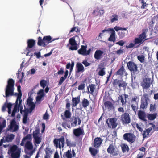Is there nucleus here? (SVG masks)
<instances>
[{"label":"nucleus","instance_id":"54","mask_svg":"<svg viewBox=\"0 0 158 158\" xmlns=\"http://www.w3.org/2000/svg\"><path fill=\"white\" fill-rule=\"evenodd\" d=\"M118 20V16L117 15H114L112 16V18L111 19V23L117 21Z\"/></svg>","mask_w":158,"mask_h":158},{"label":"nucleus","instance_id":"24","mask_svg":"<svg viewBox=\"0 0 158 158\" xmlns=\"http://www.w3.org/2000/svg\"><path fill=\"white\" fill-rule=\"evenodd\" d=\"M76 154L74 150L73 149L72 152L71 150H69L64 155V157L67 158H72L73 156L74 157Z\"/></svg>","mask_w":158,"mask_h":158},{"label":"nucleus","instance_id":"40","mask_svg":"<svg viewBox=\"0 0 158 158\" xmlns=\"http://www.w3.org/2000/svg\"><path fill=\"white\" fill-rule=\"evenodd\" d=\"M89 87L90 89V91L89 90V87L88 86L87 87V89L88 90V92L91 94H93L95 89V85L93 84H91L89 85Z\"/></svg>","mask_w":158,"mask_h":158},{"label":"nucleus","instance_id":"3","mask_svg":"<svg viewBox=\"0 0 158 158\" xmlns=\"http://www.w3.org/2000/svg\"><path fill=\"white\" fill-rule=\"evenodd\" d=\"M3 146L5 148L9 146L7 153L9 155L11 156L12 158H19L20 157L21 149L18 148L17 145H14L9 146V145H3Z\"/></svg>","mask_w":158,"mask_h":158},{"label":"nucleus","instance_id":"58","mask_svg":"<svg viewBox=\"0 0 158 158\" xmlns=\"http://www.w3.org/2000/svg\"><path fill=\"white\" fill-rule=\"evenodd\" d=\"M114 29L116 31H120L121 30H124L126 31L127 30V28H122L118 26H115L114 28Z\"/></svg>","mask_w":158,"mask_h":158},{"label":"nucleus","instance_id":"6","mask_svg":"<svg viewBox=\"0 0 158 158\" xmlns=\"http://www.w3.org/2000/svg\"><path fill=\"white\" fill-rule=\"evenodd\" d=\"M127 65L128 69L131 72V77L132 78L134 77V79H135V76L134 75V74L139 73L136 65L134 63L131 61L128 62Z\"/></svg>","mask_w":158,"mask_h":158},{"label":"nucleus","instance_id":"26","mask_svg":"<svg viewBox=\"0 0 158 158\" xmlns=\"http://www.w3.org/2000/svg\"><path fill=\"white\" fill-rule=\"evenodd\" d=\"M104 52L101 50H97L95 52L94 56V58L97 60H98L102 57Z\"/></svg>","mask_w":158,"mask_h":158},{"label":"nucleus","instance_id":"63","mask_svg":"<svg viewBox=\"0 0 158 158\" xmlns=\"http://www.w3.org/2000/svg\"><path fill=\"white\" fill-rule=\"evenodd\" d=\"M82 63H83L85 67L88 66L90 64L88 63L86 60H83L82 62Z\"/></svg>","mask_w":158,"mask_h":158},{"label":"nucleus","instance_id":"10","mask_svg":"<svg viewBox=\"0 0 158 158\" xmlns=\"http://www.w3.org/2000/svg\"><path fill=\"white\" fill-rule=\"evenodd\" d=\"M27 47L26 48L24 53L26 54V56H32V55L29 54L30 51V49L32 48L35 44V41L32 39H30L27 40Z\"/></svg>","mask_w":158,"mask_h":158},{"label":"nucleus","instance_id":"29","mask_svg":"<svg viewBox=\"0 0 158 158\" xmlns=\"http://www.w3.org/2000/svg\"><path fill=\"white\" fill-rule=\"evenodd\" d=\"M37 95L38 96L36 97V101L37 102H40L44 96V90L43 89L40 90L37 93Z\"/></svg>","mask_w":158,"mask_h":158},{"label":"nucleus","instance_id":"33","mask_svg":"<svg viewBox=\"0 0 158 158\" xmlns=\"http://www.w3.org/2000/svg\"><path fill=\"white\" fill-rule=\"evenodd\" d=\"M84 133L83 129L79 128L77 129H74L73 133L76 136H78Z\"/></svg>","mask_w":158,"mask_h":158},{"label":"nucleus","instance_id":"48","mask_svg":"<svg viewBox=\"0 0 158 158\" xmlns=\"http://www.w3.org/2000/svg\"><path fill=\"white\" fill-rule=\"evenodd\" d=\"M47 81L44 80H42L40 82V84L41 87L44 89L46 86Z\"/></svg>","mask_w":158,"mask_h":158},{"label":"nucleus","instance_id":"39","mask_svg":"<svg viewBox=\"0 0 158 158\" xmlns=\"http://www.w3.org/2000/svg\"><path fill=\"white\" fill-rule=\"evenodd\" d=\"M102 64L99 65L98 67V69H100L98 72V74L100 76H103L105 74V68L102 67H101Z\"/></svg>","mask_w":158,"mask_h":158},{"label":"nucleus","instance_id":"27","mask_svg":"<svg viewBox=\"0 0 158 158\" xmlns=\"http://www.w3.org/2000/svg\"><path fill=\"white\" fill-rule=\"evenodd\" d=\"M138 115L139 119L144 122L147 121L146 114L143 111H139L138 112Z\"/></svg>","mask_w":158,"mask_h":158},{"label":"nucleus","instance_id":"20","mask_svg":"<svg viewBox=\"0 0 158 158\" xmlns=\"http://www.w3.org/2000/svg\"><path fill=\"white\" fill-rule=\"evenodd\" d=\"M91 51V49L87 51L86 47L85 46H82L81 48L78 50V52L79 54L83 56H86L90 54Z\"/></svg>","mask_w":158,"mask_h":158},{"label":"nucleus","instance_id":"9","mask_svg":"<svg viewBox=\"0 0 158 158\" xmlns=\"http://www.w3.org/2000/svg\"><path fill=\"white\" fill-rule=\"evenodd\" d=\"M106 31L110 32L111 33L110 36L109 38V41H110L114 42L115 40V32L114 30L113 29L109 28L108 29H105L103 30L102 31V33H100L99 36V37H100L101 38V36H102L103 33Z\"/></svg>","mask_w":158,"mask_h":158},{"label":"nucleus","instance_id":"45","mask_svg":"<svg viewBox=\"0 0 158 158\" xmlns=\"http://www.w3.org/2000/svg\"><path fill=\"white\" fill-rule=\"evenodd\" d=\"M89 150L91 154L94 156H95L98 152V150L94 148H90Z\"/></svg>","mask_w":158,"mask_h":158},{"label":"nucleus","instance_id":"50","mask_svg":"<svg viewBox=\"0 0 158 158\" xmlns=\"http://www.w3.org/2000/svg\"><path fill=\"white\" fill-rule=\"evenodd\" d=\"M120 81L121 80H119L118 79H115L114 80V81L113 82L114 86L115 88H117L118 85L119 86V84L120 83Z\"/></svg>","mask_w":158,"mask_h":158},{"label":"nucleus","instance_id":"12","mask_svg":"<svg viewBox=\"0 0 158 158\" xmlns=\"http://www.w3.org/2000/svg\"><path fill=\"white\" fill-rule=\"evenodd\" d=\"M15 136L13 134H9L2 139L0 142V146L2 145L3 143L6 142H11L15 138Z\"/></svg>","mask_w":158,"mask_h":158},{"label":"nucleus","instance_id":"13","mask_svg":"<svg viewBox=\"0 0 158 158\" xmlns=\"http://www.w3.org/2000/svg\"><path fill=\"white\" fill-rule=\"evenodd\" d=\"M64 141V138L62 137L58 139L54 140V143L56 147L61 149L64 147L65 143Z\"/></svg>","mask_w":158,"mask_h":158},{"label":"nucleus","instance_id":"38","mask_svg":"<svg viewBox=\"0 0 158 158\" xmlns=\"http://www.w3.org/2000/svg\"><path fill=\"white\" fill-rule=\"evenodd\" d=\"M74 122L71 123L72 126H75L78 122V124H80L81 122V120L78 117H75L74 119Z\"/></svg>","mask_w":158,"mask_h":158},{"label":"nucleus","instance_id":"31","mask_svg":"<svg viewBox=\"0 0 158 158\" xmlns=\"http://www.w3.org/2000/svg\"><path fill=\"white\" fill-rule=\"evenodd\" d=\"M76 71L77 73L83 72L84 71V68L80 63H78L76 65Z\"/></svg>","mask_w":158,"mask_h":158},{"label":"nucleus","instance_id":"11","mask_svg":"<svg viewBox=\"0 0 158 158\" xmlns=\"http://www.w3.org/2000/svg\"><path fill=\"white\" fill-rule=\"evenodd\" d=\"M149 99L147 95H144L141 100L140 108L143 110L147 108Z\"/></svg>","mask_w":158,"mask_h":158},{"label":"nucleus","instance_id":"64","mask_svg":"<svg viewBox=\"0 0 158 158\" xmlns=\"http://www.w3.org/2000/svg\"><path fill=\"white\" fill-rule=\"evenodd\" d=\"M78 27H75L72 28L71 30L70 31V33L73 32L74 31H75L76 32H77L78 31Z\"/></svg>","mask_w":158,"mask_h":158},{"label":"nucleus","instance_id":"32","mask_svg":"<svg viewBox=\"0 0 158 158\" xmlns=\"http://www.w3.org/2000/svg\"><path fill=\"white\" fill-rule=\"evenodd\" d=\"M102 140L99 138H97L95 139L94 145L95 147L97 148L99 147L102 143Z\"/></svg>","mask_w":158,"mask_h":158},{"label":"nucleus","instance_id":"23","mask_svg":"<svg viewBox=\"0 0 158 158\" xmlns=\"http://www.w3.org/2000/svg\"><path fill=\"white\" fill-rule=\"evenodd\" d=\"M69 43L71 44V47L69 49L71 50H77V43L75 39L73 38H71L69 40Z\"/></svg>","mask_w":158,"mask_h":158},{"label":"nucleus","instance_id":"4","mask_svg":"<svg viewBox=\"0 0 158 158\" xmlns=\"http://www.w3.org/2000/svg\"><path fill=\"white\" fill-rule=\"evenodd\" d=\"M145 31L143 32L139 35V37L135 38L133 42L130 43L128 45L126 46L127 48H132L137 45H139L142 44L144 42V40L146 37V33Z\"/></svg>","mask_w":158,"mask_h":158},{"label":"nucleus","instance_id":"22","mask_svg":"<svg viewBox=\"0 0 158 158\" xmlns=\"http://www.w3.org/2000/svg\"><path fill=\"white\" fill-rule=\"evenodd\" d=\"M150 79L149 78H145L141 83V85L143 89H146L150 87Z\"/></svg>","mask_w":158,"mask_h":158},{"label":"nucleus","instance_id":"47","mask_svg":"<svg viewBox=\"0 0 158 158\" xmlns=\"http://www.w3.org/2000/svg\"><path fill=\"white\" fill-rule=\"evenodd\" d=\"M156 116V114H149L148 115V119L150 120H152L154 119Z\"/></svg>","mask_w":158,"mask_h":158},{"label":"nucleus","instance_id":"8","mask_svg":"<svg viewBox=\"0 0 158 158\" xmlns=\"http://www.w3.org/2000/svg\"><path fill=\"white\" fill-rule=\"evenodd\" d=\"M34 142L35 146H37V145L39 144L41 141L42 136L39 134V131L36 130L33 133Z\"/></svg>","mask_w":158,"mask_h":158},{"label":"nucleus","instance_id":"37","mask_svg":"<svg viewBox=\"0 0 158 158\" xmlns=\"http://www.w3.org/2000/svg\"><path fill=\"white\" fill-rule=\"evenodd\" d=\"M105 11L104 10L101 9L98 7L97 9L93 11V13H97L98 15L100 16H102L104 13Z\"/></svg>","mask_w":158,"mask_h":158},{"label":"nucleus","instance_id":"2","mask_svg":"<svg viewBox=\"0 0 158 158\" xmlns=\"http://www.w3.org/2000/svg\"><path fill=\"white\" fill-rule=\"evenodd\" d=\"M21 86H18L17 88V89L18 93H16L15 95L17 96V99L15 102L16 104L15 106L14 109L11 114L12 116H14L15 113L19 112V109H20L21 113H22V109H23V106L22 105V100L21 99L22 94L21 90Z\"/></svg>","mask_w":158,"mask_h":158},{"label":"nucleus","instance_id":"46","mask_svg":"<svg viewBox=\"0 0 158 158\" xmlns=\"http://www.w3.org/2000/svg\"><path fill=\"white\" fill-rule=\"evenodd\" d=\"M82 106L84 107H87L89 105V101L86 99H84L82 101Z\"/></svg>","mask_w":158,"mask_h":158},{"label":"nucleus","instance_id":"52","mask_svg":"<svg viewBox=\"0 0 158 158\" xmlns=\"http://www.w3.org/2000/svg\"><path fill=\"white\" fill-rule=\"evenodd\" d=\"M12 104L10 103L6 104V107L8 108V113L9 114H10L11 112V107Z\"/></svg>","mask_w":158,"mask_h":158},{"label":"nucleus","instance_id":"61","mask_svg":"<svg viewBox=\"0 0 158 158\" xmlns=\"http://www.w3.org/2000/svg\"><path fill=\"white\" fill-rule=\"evenodd\" d=\"M105 105L106 107L109 108H111L112 107V105L111 102H105Z\"/></svg>","mask_w":158,"mask_h":158},{"label":"nucleus","instance_id":"30","mask_svg":"<svg viewBox=\"0 0 158 158\" xmlns=\"http://www.w3.org/2000/svg\"><path fill=\"white\" fill-rule=\"evenodd\" d=\"M6 123L5 120L1 117L0 118V135L3 129L6 127Z\"/></svg>","mask_w":158,"mask_h":158},{"label":"nucleus","instance_id":"57","mask_svg":"<svg viewBox=\"0 0 158 158\" xmlns=\"http://www.w3.org/2000/svg\"><path fill=\"white\" fill-rule=\"evenodd\" d=\"M142 124L141 123H139L138 124V125L136 127L137 129L141 132H142L143 130L142 128Z\"/></svg>","mask_w":158,"mask_h":158},{"label":"nucleus","instance_id":"60","mask_svg":"<svg viewBox=\"0 0 158 158\" xmlns=\"http://www.w3.org/2000/svg\"><path fill=\"white\" fill-rule=\"evenodd\" d=\"M37 70L36 69L33 68L28 71L29 73L31 75H33L35 73Z\"/></svg>","mask_w":158,"mask_h":158},{"label":"nucleus","instance_id":"49","mask_svg":"<svg viewBox=\"0 0 158 158\" xmlns=\"http://www.w3.org/2000/svg\"><path fill=\"white\" fill-rule=\"evenodd\" d=\"M156 107V104H151L150 105V110L151 111H154Z\"/></svg>","mask_w":158,"mask_h":158},{"label":"nucleus","instance_id":"14","mask_svg":"<svg viewBox=\"0 0 158 158\" xmlns=\"http://www.w3.org/2000/svg\"><path fill=\"white\" fill-rule=\"evenodd\" d=\"M123 139L131 143H133L135 140V136L134 135L131 133H127L124 134Z\"/></svg>","mask_w":158,"mask_h":158},{"label":"nucleus","instance_id":"42","mask_svg":"<svg viewBox=\"0 0 158 158\" xmlns=\"http://www.w3.org/2000/svg\"><path fill=\"white\" fill-rule=\"evenodd\" d=\"M139 96L138 95H135L132 97L131 102L139 103Z\"/></svg>","mask_w":158,"mask_h":158},{"label":"nucleus","instance_id":"7","mask_svg":"<svg viewBox=\"0 0 158 158\" xmlns=\"http://www.w3.org/2000/svg\"><path fill=\"white\" fill-rule=\"evenodd\" d=\"M52 38L50 36H46L44 37L43 40H42L41 37H39L38 38V44L39 46L45 47L52 41Z\"/></svg>","mask_w":158,"mask_h":158},{"label":"nucleus","instance_id":"15","mask_svg":"<svg viewBox=\"0 0 158 158\" xmlns=\"http://www.w3.org/2000/svg\"><path fill=\"white\" fill-rule=\"evenodd\" d=\"M19 128V126L17 124L14 119L11 120L10 126H9L8 130L10 132H13L17 131Z\"/></svg>","mask_w":158,"mask_h":158},{"label":"nucleus","instance_id":"17","mask_svg":"<svg viewBox=\"0 0 158 158\" xmlns=\"http://www.w3.org/2000/svg\"><path fill=\"white\" fill-rule=\"evenodd\" d=\"M107 151L108 153L112 154L114 156H117L118 154V149L112 145H109Z\"/></svg>","mask_w":158,"mask_h":158},{"label":"nucleus","instance_id":"35","mask_svg":"<svg viewBox=\"0 0 158 158\" xmlns=\"http://www.w3.org/2000/svg\"><path fill=\"white\" fill-rule=\"evenodd\" d=\"M131 107L132 110L136 113L138 108V103L131 102Z\"/></svg>","mask_w":158,"mask_h":158},{"label":"nucleus","instance_id":"56","mask_svg":"<svg viewBox=\"0 0 158 158\" xmlns=\"http://www.w3.org/2000/svg\"><path fill=\"white\" fill-rule=\"evenodd\" d=\"M124 72V69L123 67H121L116 72V74L119 75H122L123 74Z\"/></svg>","mask_w":158,"mask_h":158},{"label":"nucleus","instance_id":"28","mask_svg":"<svg viewBox=\"0 0 158 158\" xmlns=\"http://www.w3.org/2000/svg\"><path fill=\"white\" fill-rule=\"evenodd\" d=\"M61 116L63 120V122L62 124V126L64 128H66V127H67L69 128H70L69 120L66 119L64 117H63L62 115H61Z\"/></svg>","mask_w":158,"mask_h":158},{"label":"nucleus","instance_id":"1","mask_svg":"<svg viewBox=\"0 0 158 158\" xmlns=\"http://www.w3.org/2000/svg\"><path fill=\"white\" fill-rule=\"evenodd\" d=\"M31 135L29 134H27L24 137L20 143V145L22 146L25 145V152L27 155L29 156H31L34 152L33 150V146L31 142Z\"/></svg>","mask_w":158,"mask_h":158},{"label":"nucleus","instance_id":"44","mask_svg":"<svg viewBox=\"0 0 158 158\" xmlns=\"http://www.w3.org/2000/svg\"><path fill=\"white\" fill-rule=\"evenodd\" d=\"M46 153L45 155L51 156L52 153V151L50 148H46L45 150Z\"/></svg>","mask_w":158,"mask_h":158},{"label":"nucleus","instance_id":"55","mask_svg":"<svg viewBox=\"0 0 158 158\" xmlns=\"http://www.w3.org/2000/svg\"><path fill=\"white\" fill-rule=\"evenodd\" d=\"M138 60L141 63L144 62V56L143 55H139L137 56Z\"/></svg>","mask_w":158,"mask_h":158},{"label":"nucleus","instance_id":"16","mask_svg":"<svg viewBox=\"0 0 158 158\" xmlns=\"http://www.w3.org/2000/svg\"><path fill=\"white\" fill-rule=\"evenodd\" d=\"M25 108L27 107V109L31 112L34 109L35 105L32 102V99L31 98H29L27 100V103L24 106Z\"/></svg>","mask_w":158,"mask_h":158},{"label":"nucleus","instance_id":"18","mask_svg":"<svg viewBox=\"0 0 158 158\" xmlns=\"http://www.w3.org/2000/svg\"><path fill=\"white\" fill-rule=\"evenodd\" d=\"M121 120L123 124H128L131 122L129 115L127 113H124L121 116Z\"/></svg>","mask_w":158,"mask_h":158},{"label":"nucleus","instance_id":"21","mask_svg":"<svg viewBox=\"0 0 158 158\" xmlns=\"http://www.w3.org/2000/svg\"><path fill=\"white\" fill-rule=\"evenodd\" d=\"M116 121V120L114 118H110L107 120L106 123L109 127L114 128L117 126Z\"/></svg>","mask_w":158,"mask_h":158},{"label":"nucleus","instance_id":"36","mask_svg":"<svg viewBox=\"0 0 158 158\" xmlns=\"http://www.w3.org/2000/svg\"><path fill=\"white\" fill-rule=\"evenodd\" d=\"M80 102L79 97H76L73 98L72 99V107L76 106Z\"/></svg>","mask_w":158,"mask_h":158},{"label":"nucleus","instance_id":"62","mask_svg":"<svg viewBox=\"0 0 158 158\" xmlns=\"http://www.w3.org/2000/svg\"><path fill=\"white\" fill-rule=\"evenodd\" d=\"M66 143L68 146H73V143H71L70 140L68 139L66 140Z\"/></svg>","mask_w":158,"mask_h":158},{"label":"nucleus","instance_id":"19","mask_svg":"<svg viewBox=\"0 0 158 158\" xmlns=\"http://www.w3.org/2000/svg\"><path fill=\"white\" fill-rule=\"evenodd\" d=\"M150 124L152 126L149 128L146 129L142 133L143 138L148 137L152 130L155 127V125L153 124L150 123Z\"/></svg>","mask_w":158,"mask_h":158},{"label":"nucleus","instance_id":"59","mask_svg":"<svg viewBox=\"0 0 158 158\" xmlns=\"http://www.w3.org/2000/svg\"><path fill=\"white\" fill-rule=\"evenodd\" d=\"M66 78V77H65L64 76L61 77L59 81L58 85H61Z\"/></svg>","mask_w":158,"mask_h":158},{"label":"nucleus","instance_id":"34","mask_svg":"<svg viewBox=\"0 0 158 158\" xmlns=\"http://www.w3.org/2000/svg\"><path fill=\"white\" fill-rule=\"evenodd\" d=\"M23 109H22V113H21L20 111V109H19V110H20V113L22 114L23 113H24V114L23 115V123L24 124H26L29 121V119L28 118V113L26 112H24L23 110H22Z\"/></svg>","mask_w":158,"mask_h":158},{"label":"nucleus","instance_id":"43","mask_svg":"<svg viewBox=\"0 0 158 158\" xmlns=\"http://www.w3.org/2000/svg\"><path fill=\"white\" fill-rule=\"evenodd\" d=\"M64 113V115L65 117L67 118H69L71 117V114L70 112V110H66Z\"/></svg>","mask_w":158,"mask_h":158},{"label":"nucleus","instance_id":"53","mask_svg":"<svg viewBox=\"0 0 158 158\" xmlns=\"http://www.w3.org/2000/svg\"><path fill=\"white\" fill-rule=\"evenodd\" d=\"M127 85L126 83L123 81H120V83L119 84V87L120 88L121 87H123V88H125Z\"/></svg>","mask_w":158,"mask_h":158},{"label":"nucleus","instance_id":"51","mask_svg":"<svg viewBox=\"0 0 158 158\" xmlns=\"http://www.w3.org/2000/svg\"><path fill=\"white\" fill-rule=\"evenodd\" d=\"M124 30H121L120 31H118V34L120 37L123 38L124 37L125 35V33L123 31Z\"/></svg>","mask_w":158,"mask_h":158},{"label":"nucleus","instance_id":"25","mask_svg":"<svg viewBox=\"0 0 158 158\" xmlns=\"http://www.w3.org/2000/svg\"><path fill=\"white\" fill-rule=\"evenodd\" d=\"M128 98V95L125 94L119 96L118 99L120 100L122 106H123L126 104L127 102L126 99Z\"/></svg>","mask_w":158,"mask_h":158},{"label":"nucleus","instance_id":"41","mask_svg":"<svg viewBox=\"0 0 158 158\" xmlns=\"http://www.w3.org/2000/svg\"><path fill=\"white\" fill-rule=\"evenodd\" d=\"M122 152H127L129 150L128 146L125 144H123L121 145Z\"/></svg>","mask_w":158,"mask_h":158},{"label":"nucleus","instance_id":"5","mask_svg":"<svg viewBox=\"0 0 158 158\" xmlns=\"http://www.w3.org/2000/svg\"><path fill=\"white\" fill-rule=\"evenodd\" d=\"M14 82L12 79H10L8 81L7 85L5 88V95L4 97L7 98L10 96L14 95Z\"/></svg>","mask_w":158,"mask_h":158}]
</instances>
